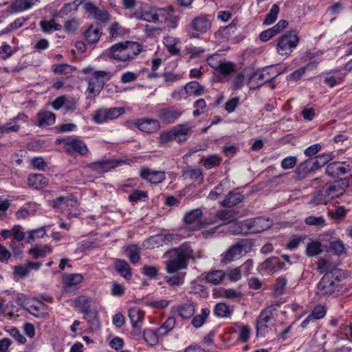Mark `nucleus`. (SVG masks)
I'll return each mask as SVG.
<instances>
[{
	"mask_svg": "<svg viewBox=\"0 0 352 352\" xmlns=\"http://www.w3.org/2000/svg\"><path fill=\"white\" fill-rule=\"evenodd\" d=\"M184 90L186 94L195 96H199L204 94V87L196 81L187 83Z\"/></svg>",
	"mask_w": 352,
	"mask_h": 352,
	"instance_id": "nucleus-36",
	"label": "nucleus"
},
{
	"mask_svg": "<svg viewBox=\"0 0 352 352\" xmlns=\"http://www.w3.org/2000/svg\"><path fill=\"white\" fill-rule=\"evenodd\" d=\"M226 274L222 270H214L208 273L206 276L207 282L213 285L219 284L225 277Z\"/></svg>",
	"mask_w": 352,
	"mask_h": 352,
	"instance_id": "nucleus-41",
	"label": "nucleus"
},
{
	"mask_svg": "<svg viewBox=\"0 0 352 352\" xmlns=\"http://www.w3.org/2000/svg\"><path fill=\"white\" fill-rule=\"evenodd\" d=\"M279 7L278 5L274 4L272 6L269 13L266 15V17L263 21V23L265 25H271L277 19L278 14L279 12Z\"/></svg>",
	"mask_w": 352,
	"mask_h": 352,
	"instance_id": "nucleus-53",
	"label": "nucleus"
},
{
	"mask_svg": "<svg viewBox=\"0 0 352 352\" xmlns=\"http://www.w3.org/2000/svg\"><path fill=\"white\" fill-rule=\"evenodd\" d=\"M177 39L173 36H166L164 38V44L167 47L169 52L176 55L179 54V49L177 47Z\"/></svg>",
	"mask_w": 352,
	"mask_h": 352,
	"instance_id": "nucleus-47",
	"label": "nucleus"
},
{
	"mask_svg": "<svg viewBox=\"0 0 352 352\" xmlns=\"http://www.w3.org/2000/svg\"><path fill=\"white\" fill-rule=\"evenodd\" d=\"M122 163L123 161L106 160L91 163L87 166V167L91 172L97 174H102L114 169Z\"/></svg>",
	"mask_w": 352,
	"mask_h": 352,
	"instance_id": "nucleus-7",
	"label": "nucleus"
},
{
	"mask_svg": "<svg viewBox=\"0 0 352 352\" xmlns=\"http://www.w3.org/2000/svg\"><path fill=\"white\" fill-rule=\"evenodd\" d=\"M144 317V313L138 307H131L129 309V318L133 328L140 329Z\"/></svg>",
	"mask_w": 352,
	"mask_h": 352,
	"instance_id": "nucleus-24",
	"label": "nucleus"
},
{
	"mask_svg": "<svg viewBox=\"0 0 352 352\" xmlns=\"http://www.w3.org/2000/svg\"><path fill=\"white\" fill-rule=\"evenodd\" d=\"M243 254V245L237 243L229 248L221 254V261L223 263H228L239 258Z\"/></svg>",
	"mask_w": 352,
	"mask_h": 352,
	"instance_id": "nucleus-15",
	"label": "nucleus"
},
{
	"mask_svg": "<svg viewBox=\"0 0 352 352\" xmlns=\"http://www.w3.org/2000/svg\"><path fill=\"white\" fill-rule=\"evenodd\" d=\"M322 252V244L318 241H311L306 247V253L308 256L312 257L318 255Z\"/></svg>",
	"mask_w": 352,
	"mask_h": 352,
	"instance_id": "nucleus-39",
	"label": "nucleus"
},
{
	"mask_svg": "<svg viewBox=\"0 0 352 352\" xmlns=\"http://www.w3.org/2000/svg\"><path fill=\"white\" fill-rule=\"evenodd\" d=\"M155 7L147 3H142L133 13L132 16L137 20L153 23Z\"/></svg>",
	"mask_w": 352,
	"mask_h": 352,
	"instance_id": "nucleus-12",
	"label": "nucleus"
},
{
	"mask_svg": "<svg viewBox=\"0 0 352 352\" xmlns=\"http://www.w3.org/2000/svg\"><path fill=\"white\" fill-rule=\"evenodd\" d=\"M285 264L277 257H272L267 259L263 267L269 273H275L283 269Z\"/></svg>",
	"mask_w": 352,
	"mask_h": 352,
	"instance_id": "nucleus-29",
	"label": "nucleus"
},
{
	"mask_svg": "<svg viewBox=\"0 0 352 352\" xmlns=\"http://www.w3.org/2000/svg\"><path fill=\"white\" fill-rule=\"evenodd\" d=\"M235 69V65L233 63L223 60L221 65L216 71L223 76H228L232 74Z\"/></svg>",
	"mask_w": 352,
	"mask_h": 352,
	"instance_id": "nucleus-51",
	"label": "nucleus"
},
{
	"mask_svg": "<svg viewBox=\"0 0 352 352\" xmlns=\"http://www.w3.org/2000/svg\"><path fill=\"white\" fill-rule=\"evenodd\" d=\"M243 226L245 228V232L259 233L270 228L271 222L269 219L258 217L243 221Z\"/></svg>",
	"mask_w": 352,
	"mask_h": 352,
	"instance_id": "nucleus-8",
	"label": "nucleus"
},
{
	"mask_svg": "<svg viewBox=\"0 0 352 352\" xmlns=\"http://www.w3.org/2000/svg\"><path fill=\"white\" fill-rule=\"evenodd\" d=\"M142 46L137 42L125 41L114 44L106 50L104 57L118 62H125L133 59L142 52Z\"/></svg>",
	"mask_w": 352,
	"mask_h": 352,
	"instance_id": "nucleus-1",
	"label": "nucleus"
},
{
	"mask_svg": "<svg viewBox=\"0 0 352 352\" xmlns=\"http://www.w3.org/2000/svg\"><path fill=\"white\" fill-rule=\"evenodd\" d=\"M318 169L313 158H309L300 164L296 169L298 177L302 179L310 172Z\"/></svg>",
	"mask_w": 352,
	"mask_h": 352,
	"instance_id": "nucleus-21",
	"label": "nucleus"
},
{
	"mask_svg": "<svg viewBox=\"0 0 352 352\" xmlns=\"http://www.w3.org/2000/svg\"><path fill=\"white\" fill-rule=\"evenodd\" d=\"M83 8L96 21L107 22L109 20V14L107 11L99 9L91 2L85 3Z\"/></svg>",
	"mask_w": 352,
	"mask_h": 352,
	"instance_id": "nucleus-14",
	"label": "nucleus"
},
{
	"mask_svg": "<svg viewBox=\"0 0 352 352\" xmlns=\"http://www.w3.org/2000/svg\"><path fill=\"white\" fill-rule=\"evenodd\" d=\"M273 318V313L271 309L263 310L256 320L257 333L259 331H265L267 328V323L270 322Z\"/></svg>",
	"mask_w": 352,
	"mask_h": 352,
	"instance_id": "nucleus-23",
	"label": "nucleus"
},
{
	"mask_svg": "<svg viewBox=\"0 0 352 352\" xmlns=\"http://www.w3.org/2000/svg\"><path fill=\"white\" fill-rule=\"evenodd\" d=\"M305 223L307 226H316L317 228H323L326 223V220L323 216H309L305 219Z\"/></svg>",
	"mask_w": 352,
	"mask_h": 352,
	"instance_id": "nucleus-44",
	"label": "nucleus"
},
{
	"mask_svg": "<svg viewBox=\"0 0 352 352\" xmlns=\"http://www.w3.org/2000/svg\"><path fill=\"white\" fill-rule=\"evenodd\" d=\"M299 43V36L295 31L285 33L277 43V51L279 54L289 56Z\"/></svg>",
	"mask_w": 352,
	"mask_h": 352,
	"instance_id": "nucleus-4",
	"label": "nucleus"
},
{
	"mask_svg": "<svg viewBox=\"0 0 352 352\" xmlns=\"http://www.w3.org/2000/svg\"><path fill=\"white\" fill-rule=\"evenodd\" d=\"M172 16V13L165 8L155 7L153 23H166Z\"/></svg>",
	"mask_w": 352,
	"mask_h": 352,
	"instance_id": "nucleus-33",
	"label": "nucleus"
},
{
	"mask_svg": "<svg viewBox=\"0 0 352 352\" xmlns=\"http://www.w3.org/2000/svg\"><path fill=\"white\" fill-rule=\"evenodd\" d=\"M210 314V310L208 308H204L201 309V314L195 316L191 322L192 325L195 328H199L203 325L205 320Z\"/></svg>",
	"mask_w": 352,
	"mask_h": 352,
	"instance_id": "nucleus-45",
	"label": "nucleus"
},
{
	"mask_svg": "<svg viewBox=\"0 0 352 352\" xmlns=\"http://www.w3.org/2000/svg\"><path fill=\"white\" fill-rule=\"evenodd\" d=\"M114 266L118 273L126 280H129L132 277L131 269L129 263L121 259H116L114 261Z\"/></svg>",
	"mask_w": 352,
	"mask_h": 352,
	"instance_id": "nucleus-26",
	"label": "nucleus"
},
{
	"mask_svg": "<svg viewBox=\"0 0 352 352\" xmlns=\"http://www.w3.org/2000/svg\"><path fill=\"white\" fill-rule=\"evenodd\" d=\"M182 115V111L175 107L163 108L158 110L157 116L165 124L174 123Z\"/></svg>",
	"mask_w": 352,
	"mask_h": 352,
	"instance_id": "nucleus-10",
	"label": "nucleus"
},
{
	"mask_svg": "<svg viewBox=\"0 0 352 352\" xmlns=\"http://www.w3.org/2000/svg\"><path fill=\"white\" fill-rule=\"evenodd\" d=\"M243 200V195L239 192H230L221 202L223 207H232Z\"/></svg>",
	"mask_w": 352,
	"mask_h": 352,
	"instance_id": "nucleus-32",
	"label": "nucleus"
},
{
	"mask_svg": "<svg viewBox=\"0 0 352 352\" xmlns=\"http://www.w3.org/2000/svg\"><path fill=\"white\" fill-rule=\"evenodd\" d=\"M124 113V110L121 107H114L109 109H100L96 111L93 119L96 123L101 124L116 119Z\"/></svg>",
	"mask_w": 352,
	"mask_h": 352,
	"instance_id": "nucleus-6",
	"label": "nucleus"
},
{
	"mask_svg": "<svg viewBox=\"0 0 352 352\" xmlns=\"http://www.w3.org/2000/svg\"><path fill=\"white\" fill-rule=\"evenodd\" d=\"M127 256L133 264L139 262L140 259V251L136 246H131L127 249Z\"/></svg>",
	"mask_w": 352,
	"mask_h": 352,
	"instance_id": "nucleus-55",
	"label": "nucleus"
},
{
	"mask_svg": "<svg viewBox=\"0 0 352 352\" xmlns=\"http://www.w3.org/2000/svg\"><path fill=\"white\" fill-rule=\"evenodd\" d=\"M52 71L56 74H69L76 71V67L68 64H58L52 66Z\"/></svg>",
	"mask_w": 352,
	"mask_h": 352,
	"instance_id": "nucleus-46",
	"label": "nucleus"
},
{
	"mask_svg": "<svg viewBox=\"0 0 352 352\" xmlns=\"http://www.w3.org/2000/svg\"><path fill=\"white\" fill-rule=\"evenodd\" d=\"M48 307L40 300H32L28 302L27 311L37 318H43L47 314Z\"/></svg>",
	"mask_w": 352,
	"mask_h": 352,
	"instance_id": "nucleus-19",
	"label": "nucleus"
},
{
	"mask_svg": "<svg viewBox=\"0 0 352 352\" xmlns=\"http://www.w3.org/2000/svg\"><path fill=\"white\" fill-rule=\"evenodd\" d=\"M287 282V280L285 277H280L276 279V283L274 285V293L276 295H281L283 294Z\"/></svg>",
	"mask_w": 352,
	"mask_h": 352,
	"instance_id": "nucleus-63",
	"label": "nucleus"
},
{
	"mask_svg": "<svg viewBox=\"0 0 352 352\" xmlns=\"http://www.w3.org/2000/svg\"><path fill=\"white\" fill-rule=\"evenodd\" d=\"M5 330L19 343L24 344L26 342V338L19 332V331L16 327H6Z\"/></svg>",
	"mask_w": 352,
	"mask_h": 352,
	"instance_id": "nucleus-58",
	"label": "nucleus"
},
{
	"mask_svg": "<svg viewBox=\"0 0 352 352\" xmlns=\"http://www.w3.org/2000/svg\"><path fill=\"white\" fill-rule=\"evenodd\" d=\"M327 313V310L325 307L322 305H316L312 310L310 314V317L315 320H320L323 318Z\"/></svg>",
	"mask_w": 352,
	"mask_h": 352,
	"instance_id": "nucleus-57",
	"label": "nucleus"
},
{
	"mask_svg": "<svg viewBox=\"0 0 352 352\" xmlns=\"http://www.w3.org/2000/svg\"><path fill=\"white\" fill-rule=\"evenodd\" d=\"M135 126L148 133H155L160 129V122L155 119H140L135 123Z\"/></svg>",
	"mask_w": 352,
	"mask_h": 352,
	"instance_id": "nucleus-17",
	"label": "nucleus"
},
{
	"mask_svg": "<svg viewBox=\"0 0 352 352\" xmlns=\"http://www.w3.org/2000/svg\"><path fill=\"white\" fill-rule=\"evenodd\" d=\"M52 252V248L45 245L44 246L36 245L34 248L29 250L28 253L32 255L34 258L45 257L47 254Z\"/></svg>",
	"mask_w": 352,
	"mask_h": 352,
	"instance_id": "nucleus-35",
	"label": "nucleus"
},
{
	"mask_svg": "<svg viewBox=\"0 0 352 352\" xmlns=\"http://www.w3.org/2000/svg\"><path fill=\"white\" fill-rule=\"evenodd\" d=\"M38 126L40 127L52 125L55 122V114L50 111H42L37 114Z\"/></svg>",
	"mask_w": 352,
	"mask_h": 352,
	"instance_id": "nucleus-30",
	"label": "nucleus"
},
{
	"mask_svg": "<svg viewBox=\"0 0 352 352\" xmlns=\"http://www.w3.org/2000/svg\"><path fill=\"white\" fill-rule=\"evenodd\" d=\"M176 320L175 318H168L165 322L158 329L159 333L161 336L168 334L175 326Z\"/></svg>",
	"mask_w": 352,
	"mask_h": 352,
	"instance_id": "nucleus-49",
	"label": "nucleus"
},
{
	"mask_svg": "<svg viewBox=\"0 0 352 352\" xmlns=\"http://www.w3.org/2000/svg\"><path fill=\"white\" fill-rule=\"evenodd\" d=\"M83 277L80 274H69L65 278V282L68 285H75L81 283Z\"/></svg>",
	"mask_w": 352,
	"mask_h": 352,
	"instance_id": "nucleus-64",
	"label": "nucleus"
},
{
	"mask_svg": "<svg viewBox=\"0 0 352 352\" xmlns=\"http://www.w3.org/2000/svg\"><path fill=\"white\" fill-rule=\"evenodd\" d=\"M39 2V0H14L10 6L11 13L21 12L30 9L34 5Z\"/></svg>",
	"mask_w": 352,
	"mask_h": 352,
	"instance_id": "nucleus-20",
	"label": "nucleus"
},
{
	"mask_svg": "<svg viewBox=\"0 0 352 352\" xmlns=\"http://www.w3.org/2000/svg\"><path fill=\"white\" fill-rule=\"evenodd\" d=\"M175 135V140L182 142L187 140L190 133V127L188 124H178L173 127Z\"/></svg>",
	"mask_w": 352,
	"mask_h": 352,
	"instance_id": "nucleus-28",
	"label": "nucleus"
},
{
	"mask_svg": "<svg viewBox=\"0 0 352 352\" xmlns=\"http://www.w3.org/2000/svg\"><path fill=\"white\" fill-rule=\"evenodd\" d=\"M202 215V210L197 208L186 212L183 220L191 230H199L216 223L214 220H210V218L201 221Z\"/></svg>",
	"mask_w": 352,
	"mask_h": 352,
	"instance_id": "nucleus-3",
	"label": "nucleus"
},
{
	"mask_svg": "<svg viewBox=\"0 0 352 352\" xmlns=\"http://www.w3.org/2000/svg\"><path fill=\"white\" fill-rule=\"evenodd\" d=\"M336 281L338 280L330 274H324L317 285L316 295L322 298L333 294L337 287Z\"/></svg>",
	"mask_w": 352,
	"mask_h": 352,
	"instance_id": "nucleus-5",
	"label": "nucleus"
},
{
	"mask_svg": "<svg viewBox=\"0 0 352 352\" xmlns=\"http://www.w3.org/2000/svg\"><path fill=\"white\" fill-rule=\"evenodd\" d=\"M140 177L151 184L161 183L166 178L164 171L155 170L145 167L140 170Z\"/></svg>",
	"mask_w": 352,
	"mask_h": 352,
	"instance_id": "nucleus-13",
	"label": "nucleus"
},
{
	"mask_svg": "<svg viewBox=\"0 0 352 352\" xmlns=\"http://www.w3.org/2000/svg\"><path fill=\"white\" fill-rule=\"evenodd\" d=\"M317 270L320 274H330L335 280H340L342 278V273L340 270L331 261L321 258L317 263Z\"/></svg>",
	"mask_w": 352,
	"mask_h": 352,
	"instance_id": "nucleus-11",
	"label": "nucleus"
},
{
	"mask_svg": "<svg viewBox=\"0 0 352 352\" xmlns=\"http://www.w3.org/2000/svg\"><path fill=\"white\" fill-rule=\"evenodd\" d=\"M28 182L30 187L38 189L47 186L49 180L42 174H31L28 176Z\"/></svg>",
	"mask_w": 352,
	"mask_h": 352,
	"instance_id": "nucleus-27",
	"label": "nucleus"
},
{
	"mask_svg": "<svg viewBox=\"0 0 352 352\" xmlns=\"http://www.w3.org/2000/svg\"><path fill=\"white\" fill-rule=\"evenodd\" d=\"M330 201L327 194L324 190V186L322 188L314 194L311 203L316 205L327 204Z\"/></svg>",
	"mask_w": 352,
	"mask_h": 352,
	"instance_id": "nucleus-42",
	"label": "nucleus"
},
{
	"mask_svg": "<svg viewBox=\"0 0 352 352\" xmlns=\"http://www.w3.org/2000/svg\"><path fill=\"white\" fill-rule=\"evenodd\" d=\"M87 82L88 87L86 93L88 98H94L98 96L103 89L104 85V80H98L92 77L89 78Z\"/></svg>",
	"mask_w": 352,
	"mask_h": 352,
	"instance_id": "nucleus-22",
	"label": "nucleus"
},
{
	"mask_svg": "<svg viewBox=\"0 0 352 352\" xmlns=\"http://www.w3.org/2000/svg\"><path fill=\"white\" fill-rule=\"evenodd\" d=\"M344 183L342 181H334L327 184L324 188L330 201L342 195L344 192Z\"/></svg>",
	"mask_w": 352,
	"mask_h": 352,
	"instance_id": "nucleus-18",
	"label": "nucleus"
},
{
	"mask_svg": "<svg viewBox=\"0 0 352 352\" xmlns=\"http://www.w3.org/2000/svg\"><path fill=\"white\" fill-rule=\"evenodd\" d=\"M174 258L168 261L166 264V270L169 274H174L178 270L186 268L188 261L192 257V249L186 243L173 250Z\"/></svg>",
	"mask_w": 352,
	"mask_h": 352,
	"instance_id": "nucleus-2",
	"label": "nucleus"
},
{
	"mask_svg": "<svg viewBox=\"0 0 352 352\" xmlns=\"http://www.w3.org/2000/svg\"><path fill=\"white\" fill-rule=\"evenodd\" d=\"M220 163L221 158L217 155H212L205 159L204 166L207 169H210L214 166H219Z\"/></svg>",
	"mask_w": 352,
	"mask_h": 352,
	"instance_id": "nucleus-60",
	"label": "nucleus"
},
{
	"mask_svg": "<svg viewBox=\"0 0 352 352\" xmlns=\"http://www.w3.org/2000/svg\"><path fill=\"white\" fill-rule=\"evenodd\" d=\"M191 26L196 32L191 36L197 37L200 34L206 32L210 28L211 23L206 16H200L192 20Z\"/></svg>",
	"mask_w": 352,
	"mask_h": 352,
	"instance_id": "nucleus-16",
	"label": "nucleus"
},
{
	"mask_svg": "<svg viewBox=\"0 0 352 352\" xmlns=\"http://www.w3.org/2000/svg\"><path fill=\"white\" fill-rule=\"evenodd\" d=\"M146 241L152 248L162 246L165 244L164 234H162L152 236L147 239Z\"/></svg>",
	"mask_w": 352,
	"mask_h": 352,
	"instance_id": "nucleus-62",
	"label": "nucleus"
},
{
	"mask_svg": "<svg viewBox=\"0 0 352 352\" xmlns=\"http://www.w3.org/2000/svg\"><path fill=\"white\" fill-rule=\"evenodd\" d=\"M40 27L45 33H50L52 31L60 30L62 25L57 23L54 19L44 20L40 22Z\"/></svg>",
	"mask_w": 352,
	"mask_h": 352,
	"instance_id": "nucleus-38",
	"label": "nucleus"
},
{
	"mask_svg": "<svg viewBox=\"0 0 352 352\" xmlns=\"http://www.w3.org/2000/svg\"><path fill=\"white\" fill-rule=\"evenodd\" d=\"M183 177L184 179L190 180H203L202 171L198 167L189 166L183 170Z\"/></svg>",
	"mask_w": 352,
	"mask_h": 352,
	"instance_id": "nucleus-34",
	"label": "nucleus"
},
{
	"mask_svg": "<svg viewBox=\"0 0 352 352\" xmlns=\"http://www.w3.org/2000/svg\"><path fill=\"white\" fill-rule=\"evenodd\" d=\"M346 172L347 168L340 162L331 163L327 168V173L331 176L344 175Z\"/></svg>",
	"mask_w": 352,
	"mask_h": 352,
	"instance_id": "nucleus-37",
	"label": "nucleus"
},
{
	"mask_svg": "<svg viewBox=\"0 0 352 352\" xmlns=\"http://www.w3.org/2000/svg\"><path fill=\"white\" fill-rule=\"evenodd\" d=\"M28 234L29 236L26 242L30 243L46 236V230L44 227H41L38 229L31 230L28 232Z\"/></svg>",
	"mask_w": 352,
	"mask_h": 352,
	"instance_id": "nucleus-48",
	"label": "nucleus"
},
{
	"mask_svg": "<svg viewBox=\"0 0 352 352\" xmlns=\"http://www.w3.org/2000/svg\"><path fill=\"white\" fill-rule=\"evenodd\" d=\"M214 314L221 318L230 317L232 314V310L228 305L224 302L217 303L214 309Z\"/></svg>",
	"mask_w": 352,
	"mask_h": 352,
	"instance_id": "nucleus-43",
	"label": "nucleus"
},
{
	"mask_svg": "<svg viewBox=\"0 0 352 352\" xmlns=\"http://www.w3.org/2000/svg\"><path fill=\"white\" fill-rule=\"evenodd\" d=\"M110 40L122 37L124 34V29L117 22L112 23L109 28Z\"/></svg>",
	"mask_w": 352,
	"mask_h": 352,
	"instance_id": "nucleus-50",
	"label": "nucleus"
},
{
	"mask_svg": "<svg viewBox=\"0 0 352 352\" xmlns=\"http://www.w3.org/2000/svg\"><path fill=\"white\" fill-rule=\"evenodd\" d=\"M176 312L181 318L189 319L195 314V307L192 303L190 302L179 305L176 307Z\"/></svg>",
	"mask_w": 352,
	"mask_h": 352,
	"instance_id": "nucleus-31",
	"label": "nucleus"
},
{
	"mask_svg": "<svg viewBox=\"0 0 352 352\" xmlns=\"http://www.w3.org/2000/svg\"><path fill=\"white\" fill-rule=\"evenodd\" d=\"M60 142L64 143V149L69 154L78 153L84 155L88 152V148L86 144L79 139H63L60 140Z\"/></svg>",
	"mask_w": 352,
	"mask_h": 352,
	"instance_id": "nucleus-9",
	"label": "nucleus"
},
{
	"mask_svg": "<svg viewBox=\"0 0 352 352\" xmlns=\"http://www.w3.org/2000/svg\"><path fill=\"white\" fill-rule=\"evenodd\" d=\"M80 27V21L78 19L73 18L65 22L64 29L67 33L75 32Z\"/></svg>",
	"mask_w": 352,
	"mask_h": 352,
	"instance_id": "nucleus-56",
	"label": "nucleus"
},
{
	"mask_svg": "<svg viewBox=\"0 0 352 352\" xmlns=\"http://www.w3.org/2000/svg\"><path fill=\"white\" fill-rule=\"evenodd\" d=\"M144 339L150 346H155L157 344L160 337H162L157 331L152 329H146L144 331Z\"/></svg>",
	"mask_w": 352,
	"mask_h": 352,
	"instance_id": "nucleus-40",
	"label": "nucleus"
},
{
	"mask_svg": "<svg viewBox=\"0 0 352 352\" xmlns=\"http://www.w3.org/2000/svg\"><path fill=\"white\" fill-rule=\"evenodd\" d=\"M20 129V124H14L10 120L4 124H0V134L9 133L11 132H17Z\"/></svg>",
	"mask_w": 352,
	"mask_h": 352,
	"instance_id": "nucleus-59",
	"label": "nucleus"
},
{
	"mask_svg": "<svg viewBox=\"0 0 352 352\" xmlns=\"http://www.w3.org/2000/svg\"><path fill=\"white\" fill-rule=\"evenodd\" d=\"M334 158V155L332 153H323L317 156L315 158H313L315 164L318 168L325 165L327 162L331 161Z\"/></svg>",
	"mask_w": 352,
	"mask_h": 352,
	"instance_id": "nucleus-54",
	"label": "nucleus"
},
{
	"mask_svg": "<svg viewBox=\"0 0 352 352\" xmlns=\"http://www.w3.org/2000/svg\"><path fill=\"white\" fill-rule=\"evenodd\" d=\"M50 206L54 209L58 210L60 212H63L67 210L65 197H59L49 201Z\"/></svg>",
	"mask_w": 352,
	"mask_h": 352,
	"instance_id": "nucleus-61",
	"label": "nucleus"
},
{
	"mask_svg": "<svg viewBox=\"0 0 352 352\" xmlns=\"http://www.w3.org/2000/svg\"><path fill=\"white\" fill-rule=\"evenodd\" d=\"M216 219H219L223 221L221 225H226L233 221L234 217L230 211L220 210L217 212L213 219H210V220H214L217 222Z\"/></svg>",
	"mask_w": 352,
	"mask_h": 352,
	"instance_id": "nucleus-52",
	"label": "nucleus"
},
{
	"mask_svg": "<svg viewBox=\"0 0 352 352\" xmlns=\"http://www.w3.org/2000/svg\"><path fill=\"white\" fill-rule=\"evenodd\" d=\"M102 35L101 30L94 25H91L84 32V38L87 44L92 45L97 43Z\"/></svg>",
	"mask_w": 352,
	"mask_h": 352,
	"instance_id": "nucleus-25",
	"label": "nucleus"
}]
</instances>
